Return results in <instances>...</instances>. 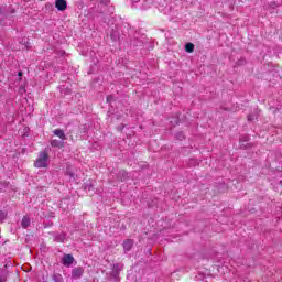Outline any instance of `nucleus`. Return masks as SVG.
<instances>
[{
    "label": "nucleus",
    "instance_id": "1",
    "mask_svg": "<svg viewBox=\"0 0 282 282\" xmlns=\"http://www.w3.org/2000/svg\"><path fill=\"white\" fill-rule=\"evenodd\" d=\"M50 161V154L47 152H40L37 159L34 162L35 169H47V162Z\"/></svg>",
    "mask_w": 282,
    "mask_h": 282
},
{
    "label": "nucleus",
    "instance_id": "2",
    "mask_svg": "<svg viewBox=\"0 0 282 282\" xmlns=\"http://www.w3.org/2000/svg\"><path fill=\"white\" fill-rule=\"evenodd\" d=\"M62 263L63 265H66L67 268H69V265L74 263V256L65 254L62 259Z\"/></svg>",
    "mask_w": 282,
    "mask_h": 282
},
{
    "label": "nucleus",
    "instance_id": "3",
    "mask_svg": "<svg viewBox=\"0 0 282 282\" xmlns=\"http://www.w3.org/2000/svg\"><path fill=\"white\" fill-rule=\"evenodd\" d=\"M83 274H85V269H83V267L73 269L72 275L74 276V279H80Z\"/></svg>",
    "mask_w": 282,
    "mask_h": 282
},
{
    "label": "nucleus",
    "instance_id": "4",
    "mask_svg": "<svg viewBox=\"0 0 282 282\" xmlns=\"http://www.w3.org/2000/svg\"><path fill=\"white\" fill-rule=\"evenodd\" d=\"M55 8H57L59 10V12H64V10H67V1L56 0Z\"/></svg>",
    "mask_w": 282,
    "mask_h": 282
},
{
    "label": "nucleus",
    "instance_id": "5",
    "mask_svg": "<svg viewBox=\"0 0 282 282\" xmlns=\"http://www.w3.org/2000/svg\"><path fill=\"white\" fill-rule=\"evenodd\" d=\"M54 135H56L57 138H61L62 141L67 140V137L65 135V131L62 129H55L53 131Z\"/></svg>",
    "mask_w": 282,
    "mask_h": 282
},
{
    "label": "nucleus",
    "instance_id": "6",
    "mask_svg": "<svg viewBox=\"0 0 282 282\" xmlns=\"http://www.w3.org/2000/svg\"><path fill=\"white\" fill-rule=\"evenodd\" d=\"M131 248H133V240L127 239L123 241V250L124 252H130Z\"/></svg>",
    "mask_w": 282,
    "mask_h": 282
},
{
    "label": "nucleus",
    "instance_id": "7",
    "mask_svg": "<svg viewBox=\"0 0 282 282\" xmlns=\"http://www.w3.org/2000/svg\"><path fill=\"white\" fill-rule=\"evenodd\" d=\"M51 147L56 149H63V147H65V142L53 139L51 140Z\"/></svg>",
    "mask_w": 282,
    "mask_h": 282
},
{
    "label": "nucleus",
    "instance_id": "8",
    "mask_svg": "<svg viewBox=\"0 0 282 282\" xmlns=\"http://www.w3.org/2000/svg\"><path fill=\"white\" fill-rule=\"evenodd\" d=\"M185 52H187V54H193V52H195V44L188 42L185 44Z\"/></svg>",
    "mask_w": 282,
    "mask_h": 282
},
{
    "label": "nucleus",
    "instance_id": "9",
    "mask_svg": "<svg viewBox=\"0 0 282 282\" xmlns=\"http://www.w3.org/2000/svg\"><path fill=\"white\" fill-rule=\"evenodd\" d=\"M21 226H22V228H29V226H30V217L24 216V217L22 218Z\"/></svg>",
    "mask_w": 282,
    "mask_h": 282
},
{
    "label": "nucleus",
    "instance_id": "10",
    "mask_svg": "<svg viewBox=\"0 0 282 282\" xmlns=\"http://www.w3.org/2000/svg\"><path fill=\"white\" fill-rule=\"evenodd\" d=\"M2 219H6V213L0 212V224H1V220H2Z\"/></svg>",
    "mask_w": 282,
    "mask_h": 282
},
{
    "label": "nucleus",
    "instance_id": "11",
    "mask_svg": "<svg viewBox=\"0 0 282 282\" xmlns=\"http://www.w3.org/2000/svg\"><path fill=\"white\" fill-rule=\"evenodd\" d=\"M111 100H113V97L111 95L107 96L106 101L111 102Z\"/></svg>",
    "mask_w": 282,
    "mask_h": 282
},
{
    "label": "nucleus",
    "instance_id": "12",
    "mask_svg": "<svg viewBox=\"0 0 282 282\" xmlns=\"http://www.w3.org/2000/svg\"><path fill=\"white\" fill-rule=\"evenodd\" d=\"M247 119L249 120V122H252V120H254V119L252 118V115H248Z\"/></svg>",
    "mask_w": 282,
    "mask_h": 282
},
{
    "label": "nucleus",
    "instance_id": "13",
    "mask_svg": "<svg viewBox=\"0 0 282 282\" xmlns=\"http://www.w3.org/2000/svg\"><path fill=\"white\" fill-rule=\"evenodd\" d=\"M18 76L21 78V76H23V72H19Z\"/></svg>",
    "mask_w": 282,
    "mask_h": 282
},
{
    "label": "nucleus",
    "instance_id": "14",
    "mask_svg": "<svg viewBox=\"0 0 282 282\" xmlns=\"http://www.w3.org/2000/svg\"><path fill=\"white\" fill-rule=\"evenodd\" d=\"M135 3H138V0H133Z\"/></svg>",
    "mask_w": 282,
    "mask_h": 282
}]
</instances>
